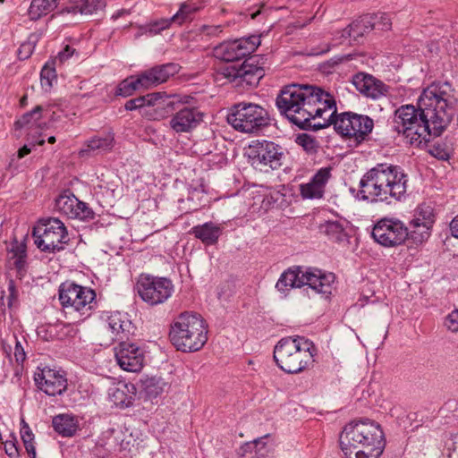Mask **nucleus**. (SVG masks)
<instances>
[{
	"instance_id": "f257e3e1",
	"label": "nucleus",
	"mask_w": 458,
	"mask_h": 458,
	"mask_svg": "<svg viewBox=\"0 0 458 458\" xmlns=\"http://www.w3.org/2000/svg\"><path fill=\"white\" fill-rule=\"evenodd\" d=\"M458 98L449 82H434L423 89L418 107L403 105L394 113L396 131L411 145L427 146L430 138L438 137L456 114Z\"/></svg>"
},
{
	"instance_id": "f03ea898",
	"label": "nucleus",
	"mask_w": 458,
	"mask_h": 458,
	"mask_svg": "<svg viewBox=\"0 0 458 458\" xmlns=\"http://www.w3.org/2000/svg\"><path fill=\"white\" fill-rule=\"evenodd\" d=\"M276 104L282 114L303 130L318 131L331 125L332 117L337 112L333 95L308 83L283 87Z\"/></svg>"
},
{
	"instance_id": "7ed1b4c3",
	"label": "nucleus",
	"mask_w": 458,
	"mask_h": 458,
	"mask_svg": "<svg viewBox=\"0 0 458 458\" xmlns=\"http://www.w3.org/2000/svg\"><path fill=\"white\" fill-rule=\"evenodd\" d=\"M408 176L403 170L392 164L381 163L369 169L360 179L361 199L370 202L400 200L407 191Z\"/></svg>"
},
{
	"instance_id": "20e7f679",
	"label": "nucleus",
	"mask_w": 458,
	"mask_h": 458,
	"mask_svg": "<svg viewBox=\"0 0 458 458\" xmlns=\"http://www.w3.org/2000/svg\"><path fill=\"white\" fill-rule=\"evenodd\" d=\"M339 443L346 458H378L385 448L382 428L369 420L348 423L340 434Z\"/></svg>"
},
{
	"instance_id": "39448f33",
	"label": "nucleus",
	"mask_w": 458,
	"mask_h": 458,
	"mask_svg": "<svg viewBox=\"0 0 458 458\" xmlns=\"http://www.w3.org/2000/svg\"><path fill=\"white\" fill-rule=\"evenodd\" d=\"M169 338L178 351L183 352H197L208 341V329L205 320L198 313L182 312L174 318L171 324Z\"/></svg>"
},
{
	"instance_id": "423d86ee",
	"label": "nucleus",
	"mask_w": 458,
	"mask_h": 458,
	"mask_svg": "<svg viewBox=\"0 0 458 458\" xmlns=\"http://www.w3.org/2000/svg\"><path fill=\"white\" fill-rule=\"evenodd\" d=\"M315 346L302 336L282 338L274 348V360L284 372L297 374L314 361Z\"/></svg>"
},
{
	"instance_id": "0eeeda50",
	"label": "nucleus",
	"mask_w": 458,
	"mask_h": 458,
	"mask_svg": "<svg viewBox=\"0 0 458 458\" xmlns=\"http://www.w3.org/2000/svg\"><path fill=\"white\" fill-rule=\"evenodd\" d=\"M335 281V275L323 273L319 269L301 267L289 268L285 270L276 282V288L281 293H286L293 288H300L309 285L317 293L330 294L332 284Z\"/></svg>"
},
{
	"instance_id": "6e6552de",
	"label": "nucleus",
	"mask_w": 458,
	"mask_h": 458,
	"mask_svg": "<svg viewBox=\"0 0 458 458\" xmlns=\"http://www.w3.org/2000/svg\"><path fill=\"white\" fill-rule=\"evenodd\" d=\"M34 243L45 252L54 253L64 249L69 242L64 224L58 218L47 217L40 219L33 228Z\"/></svg>"
},
{
	"instance_id": "1a4fd4ad",
	"label": "nucleus",
	"mask_w": 458,
	"mask_h": 458,
	"mask_svg": "<svg viewBox=\"0 0 458 458\" xmlns=\"http://www.w3.org/2000/svg\"><path fill=\"white\" fill-rule=\"evenodd\" d=\"M267 112L253 103L241 102L234 105L227 115V122L235 130L252 133L268 124Z\"/></svg>"
},
{
	"instance_id": "9d476101",
	"label": "nucleus",
	"mask_w": 458,
	"mask_h": 458,
	"mask_svg": "<svg viewBox=\"0 0 458 458\" xmlns=\"http://www.w3.org/2000/svg\"><path fill=\"white\" fill-rule=\"evenodd\" d=\"M331 124L337 133L352 140L357 145L368 140L374 128V122L369 116L353 112L335 113Z\"/></svg>"
},
{
	"instance_id": "9b49d317",
	"label": "nucleus",
	"mask_w": 458,
	"mask_h": 458,
	"mask_svg": "<svg viewBox=\"0 0 458 458\" xmlns=\"http://www.w3.org/2000/svg\"><path fill=\"white\" fill-rule=\"evenodd\" d=\"M96 293L91 288L72 282L59 286V301L64 308H71L81 315L89 316L94 307Z\"/></svg>"
},
{
	"instance_id": "f8f14e48",
	"label": "nucleus",
	"mask_w": 458,
	"mask_h": 458,
	"mask_svg": "<svg viewBox=\"0 0 458 458\" xmlns=\"http://www.w3.org/2000/svg\"><path fill=\"white\" fill-rule=\"evenodd\" d=\"M136 289L142 301L154 306L166 301L174 286L169 278L142 274L137 281Z\"/></svg>"
},
{
	"instance_id": "ddd939ff",
	"label": "nucleus",
	"mask_w": 458,
	"mask_h": 458,
	"mask_svg": "<svg viewBox=\"0 0 458 458\" xmlns=\"http://www.w3.org/2000/svg\"><path fill=\"white\" fill-rule=\"evenodd\" d=\"M371 235L378 244L392 248L404 243L409 236V229L397 218L384 217L375 224Z\"/></svg>"
},
{
	"instance_id": "4468645a",
	"label": "nucleus",
	"mask_w": 458,
	"mask_h": 458,
	"mask_svg": "<svg viewBox=\"0 0 458 458\" xmlns=\"http://www.w3.org/2000/svg\"><path fill=\"white\" fill-rule=\"evenodd\" d=\"M247 155L251 165L260 170L264 167L279 168L284 157L282 148L268 140H253L249 145Z\"/></svg>"
},
{
	"instance_id": "2eb2a0df",
	"label": "nucleus",
	"mask_w": 458,
	"mask_h": 458,
	"mask_svg": "<svg viewBox=\"0 0 458 458\" xmlns=\"http://www.w3.org/2000/svg\"><path fill=\"white\" fill-rule=\"evenodd\" d=\"M218 74L230 82L257 85L265 75L264 69L258 64L255 57L246 59L242 64H225L218 70Z\"/></svg>"
},
{
	"instance_id": "dca6fc26",
	"label": "nucleus",
	"mask_w": 458,
	"mask_h": 458,
	"mask_svg": "<svg viewBox=\"0 0 458 458\" xmlns=\"http://www.w3.org/2000/svg\"><path fill=\"white\" fill-rule=\"evenodd\" d=\"M259 45L260 38L250 36L223 42L214 48L213 54L217 59L226 63H233L253 53Z\"/></svg>"
},
{
	"instance_id": "f3484780",
	"label": "nucleus",
	"mask_w": 458,
	"mask_h": 458,
	"mask_svg": "<svg viewBox=\"0 0 458 458\" xmlns=\"http://www.w3.org/2000/svg\"><path fill=\"white\" fill-rule=\"evenodd\" d=\"M37 387L46 394H62L67 388V380L63 373L50 368L38 369L34 374Z\"/></svg>"
},
{
	"instance_id": "a211bd4d",
	"label": "nucleus",
	"mask_w": 458,
	"mask_h": 458,
	"mask_svg": "<svg viewBox=\"0 0 458 458\" xmlns=\"http://www.w3.org/2000/svg\"><path fill=\"white\" fill-rule=\"evenodd\" d=\"M114 355L120 368L128 372H139L144 365L143 351L134 344L119 343Z\"/></svg>"
},
{
	"instance_id": "6ab92c4d",
	"label": "nucleus",
	"mask_w": 458,
	"mask_h": 458,
	"mask_svg": "<svg viewBox=\"0 0 458 458\" xmlns=\"http://www.w3.org/2000/svg\"><path fill=\"white\" fill-rule=\"evenodd\" d=\"M175 105L176 113L172 116L169 125L176 133H187L196 129L203 121V113L196 107Z\"/></svg>"
},
{
	"instance_id": "aec40b11",
	"label": "nucleus",
	"mask_w": 458,
	"mask_h": 458,
	"mask_svg": "<svg viewBox=\"0 0 458 458\" xmlns=\"http://www.w3.org/2000/svg\"><path fill=\"white\" fill-rule=\"evenodd\" d=\"M179 65L174 63H167L153 66L139 74V83L143 89H149L165 82L170 77L179 72Z\"/></svg>"
},
{
	"instance_id": "412c9836",
	"label": "nucleus",
	"mask_w": 458,
	"mask_h": 458,
	"mask_svg": "<svg viewBox=\"0 0 458 458\" xmlns=\"http://www.w3.org/2000/svg\"><path fill=\"white\" fill-rule=\"evenodd\" d=\"M352 84L360 94L372 99H378L388 92V86L383 81L363 72L353 76Z\"/></svg>"
},
{
	"instance_id": "4be33fe9",
	"label": "nucleus",
	"mask_w": 458,
	"mask_h": 458,
	"mask_svg": "<svg viewBox=\"0 0 458 458\" xmlns=\"http://www.w3.org/2000/svg\"><path fill=\"white\" fill-rule=\"evenodd\" d=\"M55 208L69 218H84L89 213L86 204L70 191H64L56 199Z\"/></svg>"
},
{
	"instance_id": "5701e85b",
	"label": "nucleus",
	"mask_w": 458,
	"mask_h": 458,
	"mask_svg": "<svg viewBox=\"0 0 458 458\" xmlns=\"http://www.w3.org/2000/svg\"><path fill=\"white\" fill-rule=\"evenodd\" d=\"M106 329L113 341L125 343L132 334L133 327L129 319L123 318L120 313H115L108 317Z\"/></svg>"
},
{
	"instance_id": "b1692460",
	"label": "nucleus",
	"mask_w": 458,
	"mask_h": 458,
	"mask_svg": "<svg viewBox=\"0 0 458 458\" xmlns=\"http://www.w3.org/2000/svg\"><path fill=\"white\" fill-rule=\"evenodd\" d=\"M143 97L146 99V106H158L171 110H175V105L189 103L191 98L189 96H168L165 92H153Z\"/></svg>"
},
{
	"instance_id": "393cba45",
	"label": "nucleus",
	"mask_w": 458,
	"mask_h": 458,
	"mask_svg": "<svg viewBox=\"0 0 458 458\" xmlns=\"http://www.w3.org/2000/svg\"><path fill=\"white\" fill-rule=\"evenodd\" d=\"M110 400L115 406L128 407L135 397V387L132 384L118 383L109 389Z\"/></svg>"
},
{
	"instance_id": "a878e982",
	"label": "nucleus",
	"mask_w": 458,
	"mask_h": 458,
	"mask_svg": "<svg viewBox=\"0 0 458 458\" xmlns=\"http://www.w3.org/2000/svg\"><path fill=\"white\" fill-rule=\"evenodd\" d=\"M221 233L222 228L212 222L196 225L191 230V233L206 245L215 244L218 241Z\"/></svg>"
},
{
	"instance_id": "bb28decb",
	"label": "nucleus",
	"mask_w": 458,
	"mask_h": 458,
	"mask_svg": "<svg viewBox=\"0 0 458 458\" xmlns=\"http://www.w3.org/2000/svg\"><path fill=\"white\" fill-rule=\"evenodd\" d=\"M53 427L61 436L72 437L79 428L78 420L75 416L70 414H60L53 418Z\"/></svg>"
},
{
	"instance_id": "cd10ccee",
	"label": "nucleus",
	"mask_w": 458,
	"mask_h": 458,
	"mask_svg": "<svg viewBox=\"0 0 458 458\" xmlns=\"http://www.w3.org/2000/svg\"><path fill=\"white\" fill-rule=\"evenodd\" d=\"M106 7L105 0H75L65 8V11L73 14H92Z\"/></svg>"
},
{
	"instance_id": "c85d7f7f",
	"label": "nucleus",
	"mask_w": 458,
	"mask_h": 458,
	"mask_svg": "<svg viewBox=\"0 0 458 458\" xmlns=\"http://www.w3.org/2000/svg\"><path fill=\"white\" fill-rule=\"evenodd\" d=\"M375 28V21L371 15H365L346 27V32L352 31V41L358 42L365 34Z\"/></svg>"
},
{
	"instance_id": "c756f323",
	"label": "nucleus",
	"mask_w": 458,
	"mask_h": 458,
	"mask_svg": "<svg viewBox=\"0 0 458 458\" xmlns=\"http://www.w3.org/2000/svg\"><path fill=\"white\" fill-rule=\"evenodd\" d=\"M57 2L58 0H32L29 9L30 20L37 21L55 10Z\"/></svg>"
},
{
	"instance_id": "7c9ffc66",
	"label": "nucleus",
	"mask_w": 458,
	"mask_h": 458,
	"mask_svg": "<svg viewBox=\"0 0 458 458\" xmlns=\"http://www.w3.org/2000/svg\"><path fill=\"white\" fill-rule=\"evenodd\" d=\"M114 146V136L111 133L103 136H95L88 140L85 148L81 150V155H84L89 151H106Z\"/></svg>"
},
{
	"instance_id": "2f4dec72",
	"label": "nucleus",
	"mask_w": 458,
	"mask_h": 458,
	"mask_svg": "<svg viewBox=\"0 0 458 458\" xmlns=\"http://www.w3.org/2000/svg\"><path fill=\"white\" fill-rule=\"evenodd\" d=\"M432 225L411 220L409 236L415 243H421L428 239Z\"/></svg>"
},
{
	"instance_id": "473e14b6",
	"label": "nucleus",
	"mask_w": 458,
	"mask_h": 458,
	"mask_svg": "<svg viewBox=\"0 0 458 458\" xmlns=\"http://www.w3.org/2000/svg\"><path fill=\"white\" fill-rule=\"evenodd\" d=\"M200 9V5L195 3L184 2L181 4L178 12L171 17V20L181 25L185 21H191L193 15Z\"/></svg>"
},
{
	"instance_id": "72a5a7b5",
	"label": "nucleus",
	"mask_w": 458,
	"mask_h": 458,
	"mask_svg": "<svg viewBox=\"0 0 458 458\" xmlns=\"http://www.w3.org/2000/svg\"><path fill=\"white\" fill-rule=\"evenodd\" d=\"M319 229L334 242H343L346 237L344 229L338 221H327L320 225Z\"/></svg>"
},
{
	"instance_id": "f704fd0d",
	"label": "nucleus",
	"mask_w": 458,
	"mask_h": 458,
	"mask_svg": "<svg viewBox=\"0 0 458 458\" xmlns=\"http://www.w3.org/2000/svg\"><path fill=\"white\" fill-rule=\"evenodd\" d=\"M143 389L149 398H155L161 394L167 387V383L159 377H152L142 383Z\"/></svg>"
},
{
	"instance_id": "c9c22d12",
	"label": "nucleus",
	"mask_w": 458,
	"mask_h": 458,
	"mask_svg": "<svg viewBox=\"0 0 458 458\" xmlns=\"http://www.w3.org/2000/svg\"><path fill=\"white\" fill-rule=\"evenodd\" d=\"M41 112L42 106H37L33 110L24 114L19 120L15 122V128L21 129L26 126H37L42 128L41 124L39 123V121L41 119Z\"/></svg>"
},
{
	"instance_id": "e433bc0d",
	"label": "nucleus",
	"mask_w": 458,
	"mask_h": 458,
	"mask_svg": "<svg viewBox=\"0 0 458 458\" xmlns=\"http://www.w3.org/2000/svg\"><path fill=\"white\" fill-rule=\"evenodd\" d=\"M20 433L27 453L36 456V448L33 443L34 434L32 433L28 423L23 419L21 421Z\"/></svg>"
},
{
	"instance_id": "4c0bfd02",
	"label": "nucleus",
	"mask_w": 458,
	"mask_h": 458,
	"mask_svg": "<svg viewBox=\"0 0 458 458\" xmlns=\"http://www.w3.org/2000/svg\"><path fill=\"white\" fill-rule=\"evenodd\" d=\"M204 191L200 189L194 188L189 191V195L187 198L188 207L186 208V212L196 211L199 209L204 205Z\"/></svg>"
},
{
	"instance_id": "58836bf2",
	"label": "nucleus",
	"mask_w": 458,
	"mask_h": 458,
	"mask_svg": "<svg viewBox=\"0 0 458 458\" xmlns=\"http://www.w3.org/2000/svg\"><path fill=\"white\" fill-rule=\"evenodd\" d=\"M139 75L136 79L124 80L118 87L116 94L123 97H128L140 89H143L141 83H139Z\"/></svg>"
},
{
	"instance_id": "ea45409f",
	"label": "nucleus",
	"mask_w": 458,
	"mask_h": 458,
	"mask_svg": "<svg viewBox=\"0 0 458 458\" xmlns=\"http://www.w3.org/2000/svg\"><path fill=\"white\" fill-rule=\"evenodd\" d=\"M434 218L433 208L429 205L422 204L417 208L416 216L413 220L432 225L435 221Z\"/></svg>"
},
{
	"instance_id": "a19ab883",
	"label": "nucleus",
	"mask_w": 458,
	"mask_h": 458,
	"mask_svg": "<svg viewBox=\"0 0 458 458\" xmlns=\"http://www.w3.org/2000/svg\"><path fill=\"white\" fill-rule=\"evenodd\" d=\"M56 74L53 65L46 64L40 72V82L42 88L46 90L52 87L53 81L55 80Z\"/></svg>"
},
{
	"instance_id": "79ce46f5",
	"label": "nucleus",
	"mask_w": 458,
	"mask_h": 458,
	"mask_svg": "<svg viewBox=\"0 0 458 458\" xmlns=\"http://www.w3.org/2000/svg\"><path fill=\"white\" fill-rule=\"evenodd\" d=\"M324 191L320 189L313 181L301 185V194L305 199L321 198Z\"/></svg>"
},
{
	"instance_id": "37998d69",
	"label": "nucleus",
	"mask_w": 458,
	"mask_h": 458,
	"mask_svg": "<svg viewBox=\"0 0 458 458\" xmlns=\"http://www.w3.org/2000/svg\"><path fill=\"white\" fill-rule=\"evenodd\" d=\"M331 166L322 167L314 174L311 181L324 191L327 182L331 177Z\"/></svg>"
},
{
	"instance_id": "c03bdc74",
	"label": "nucleus",
	"mask_w": 458,
	"mask_h": 458,
	"mask_svg": "<svg viewBox=\"0 0 458 458\" xmlns=\"http://www.w3.org/2000/svg\"><path fill=\"white\" fill-rule=\"evenodd\" d=\"M428 153L439 160H447L450 157V151L444 143H436L428 148Z\"/></svg>"
},
{
	"instance_id": "a18cd8bd",
	"label": "nucleus",
	"mask_w": 458,
	"mask_h": 458,
	"mask_svg": "<svg viewBox=\"0 0 458 458\" xmlns=\"http://www.w3.org/2000/svg\"><path fill=\"white\" fill-rule=\"evenodd\" d=\"M296 142L301 146L307 152H314L318 147L316 140L308 134H300Z\"/></svg>"
},
{
	"instance_id": "49530a36",
	"label": "nucleus",
	"mask_w": 458,
	"mask_h": 458,
	"mask_svg": "<svg viewBox=\"0 0 458 458\" xmlns=\"http://www.w3.org/2000/svg\"><path fill=\"white\" fill-rule=\"evenodd\" d=\"M11 259H13V265L16 268L21 269L25 263L26 251L24 246H17L16 250L13 249Z\"/></svg>"
},
{
	"instance_id": "de8ad7c7",
	"label": "nucleus",
	"mask_w": 458,
	"mask_h": 458,
	"mask_svg": "<svg viewBox=\"0 0 458 458\" xmlns=\"http://www.w3.org/2000/svg\"><path fill=\"white\" fill-rule=\"evenodd\" d=\"M174 22L171 18L170 19H161L159 21H156L151 22L148 26V31L151 35H156L160 33L162 30L169 28L170 24Z\"/></svg>"
},
{
	"instance_id": "09e8293b",
	"label": "nucleus",
	"mask_w": 458,
	"mask_h": 458,
	"mask_svg": "<svg viewBox=\"0 0 458 458\" xmlns=\"http://www.w3.org/2000/svg\"><path fill=\"white\" fill-rule=\"evenodd\" d=\"M374 18L375 21V28H377L381 30H389L392 26L391 19L390 17L386 14L382 13L379 15H371Z\"/></svg>"
},
{
	"instance_id": "8fccbe9b",
	"label": "nucleus",
	"mask_w": 458,
	"mask_h": 458,
	"mask_svg": "<svg viewBox=\"0 0 458 458\" xmlns=\"http://www.w3.org/2000/svg\"><path fill=\"white\" fill-rule=\"evenodd\" d=\"M34 48H35V43L30 40L22 43L20 46L18 52H17L19 59H21V60L28 59L33 53Z\"/></svg>"
},
{
	"instance_id": "3c124183",
	"label": "nucleus",
	"mask_w": 458,
	"mask_h": 458,
	"mask_svg": "<svg viewBox=\"0 0 458 458\" xmlns=\"http://www.w3.org/2000/svg\"><path fill=\"white\" fill-rule=\"evenodd\" d=\"M445 326L448 330L458 333V310H453L445 320Z\"/></svg>"
},
{
	"instance_id": "603ef678",
	"label": "nucleus",
	"mask_w": 458,
	"mask_h": 458,
	"mask_svg": "<svg viewBox=\"0 0 458 458\" xmlns=\"http://www.w3.org/2000/svg\"><path fill=\"white\" fill-rule=\"evenodd\" d=\"M144 106H146V99L143 96L128 100L124 106L125 109L129 111L140 109Z\"/></svg>"
},
{
	"instance_id": "864d4df0",
	"label": "nucleus",
	"mask_w": 458,
	"mask_h": 458,
	"mask_svg": "<svg viewBox=\"0 0 458 458\" xmlns=\"http://www.w3.org/2000/svg\"><path fill=\"white\" fill-rule=\"evenodd\" d=\"M247 446L249 449H255V454L259 455H264L263 450L266 449V444L264 442V437L258 438L251 443H248Z\"/></svg>"
},
{
	"instance_id": "5fc2aeb1",
	"label": "nucleus",
	"mask_w": 458,
	"mask_h": 458,
	"mask_svg": "<svg viewBox=\"0 0 458 458\" xmlns=\"http://www.w3.org/2000/svg\"><path fill=\"white\" fill-rule=\"evenodd\" d=\"M75 53V49L71 47L70 46H66L56 57V61L60 63H64L68 60L72 55Z\"/></svg>"
},
{
	"instance_id": "6e6d98bb",
	"label": "nucleus",
	"mask_w": 458,
	"mask_h": 458,
	"mask_svg": "<svg viewBox=\"0 0 458 458\" xmlns=\"http://www.w3.org/2000/svg\"><path fill=\"white\" fill-rule=\"evenodd\" d=\"M5 453L10 458H16L19 454L18 448L13 443L5 444Z\"/></svg>"
},
{
	"instance_id": "4d7b16f0",
	"label": "nucleus",
	"mask_w": 458,
	"mask_h": 458,
	"mask_svg": "<svg viewBox=\"0 0 458 458\" xmlns=\"http://www.w3.org/2000/svg\"><path fill=\"white\" fill-rule=\"evenodd\" d=\"M14 356L17 361H23L25 360V352L19 342L15 345Z\"/></svg>"
},
{
	"instance_id": "13d9d810",
	"label": "nucleus",
	"mask_w": 458,
	"mask_h": 458,
	"mask_svg": "<svg viewBox=\"0 0 458 458\" xmlns=\"http://www.w3.org/2000/svg\"><path fill=\"white\" fill-rule=\"evenodd\" d=\"M450 230L453 236L458 238V215L450 223Z\"/></svg>"
},
{
	"instance_id": "bf43d9fd",
	"label": "nucleus",
	"mask_w": 458,
	"mask_h": 458,
	"mask_svg": "<svg viewBox=\"0 0 458 458\" xmlns=\"http://www.w3.org/2000/svg\"><path fill=\"white\" fill-rule=\"evenodd\" d=\"M203 30L207 32L208 35H215L222 31L220 26H206L203 28Z\"/></svg>"
},
{
	"instance_id": "052dcab7",
	"label": "nucleus",
	"mask_w": 458,
	"mask_h": 458,
	"mask_svg": "<svg viewBox=\"0 0 458 458\" xmlns=\"http://www.w3.org/2000/svg\"><path fill=\"white\" fill-rule=\"evenodd\" d=\"M30 148L27 146V145H24L22 148H21L19 150H18V157L19 158H22L24 157L25 156L29 155L30 153Z\"/></svg>"
},
{
	"instance_id": "680f3d73",
	"label": "nucleus",
	"mask_w": 458,
	"mask_h": 458,
	"mask_svg": "<svg viewBox=\"0 0 458 458\" xmlns=\"http://www.w3.org/2000/svg\"><path fill=\"white\" fill-rule=\"evenodd\" d=\"M330 50V45L329 44H325L324 47L319 49V50H314L312 52L313 55H320V54H325V53H327L328 51Z\"/></svg>"
},
{
	"instance_id": "e2e57ef3",
	"label": "nucleus",
	"mask_w": 458,
	"mask_h": 458,
	"mask_svg": "<svg viewBox=\"0 0 458 458\" xmlns=\"http://www.w3.org/2000/svg\"><path fill=\"white\" fill-rule=\"evenodd\" d=\"M127 13H129V11H128V10H126V9H120V10H118L117 12H115V13L113 14V18H114V20H116V19H118V18H120V17H122L123 15L127 14Z\"/></svg>"
},
{
	"instance_id": "0e129e2a",
	"label": "nucleus",
	"mask_w": 458,
	"mask_h": 458,
	"mask_svg": "<svg viewBox=\"0 0 458 458\" xmlns=\"http://www.w3.org/2000/svg\"><path fill=\"white\" fill-rule=\"evenodd\" d=\"M339 38H350L352 41V31L346 32V28L344 29L341 32Z\"/></svg>"
},
{
	"instance_id": "69168bd1",
	"label": "nucleus",
	"mask_w": 458,
	"mask_h": 458,
	"mask_svg": "<svg viewBox=\"0 0 458 458\" xmlns=\"http://www.w3.org/2000/svg\"><path fill=\"white\" fill-rule=\"evenodd\" d=\"M47 141L51 144L55 143V136H50L48 139H47Z\"/></svg>"
},
{
	"instance_id": "338daca9",
	"label": "nucleus",
	"mask_w": 458,
	"mask_h": 458,
	"mask_svg": "<svg viewBox=\"0 0 458 458\" xmlns=\"http://www.w3.org/2000/svg\"><path fill=\"white\" fill-rule=\"evenodd\" d=\"M26 100H27V97L24 96L21 99V106H24L26 104Z\"/></svg>"
},
{
	"instance_id": "774afa93",
	"label": "nucleus",
	"mask_w": 458,
	"mask_h": 458,
	"mask_svg": "<svg viewBox=\"0 0 458 458\" xmlns=\"http://www.w3.org/2000/svg\"><path fill=\"white\" fill-rule=\"evenodd\" d=\"M44 143H45V140H40L38 142V145L42 146V145H44Z\"/></svg>"
}]
</instances>
